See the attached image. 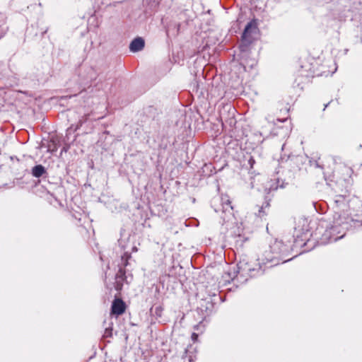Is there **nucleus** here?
<instances>
[{"label":"nucleus","mask_w":362,"mask_h":362,"mask_svg":"<svg viewBox=\"0 0 362 362\" xmlns=\"http://www.w3.org/2000/svg\"><path fill=\"white\" fill-rule=\"evenodd\" d=\"M269 256H273V254L269 252V248L264 252L261 259L259 258L255 261L247 257L241 259L237 264V272L239 274V276H237V279L240 276H249L250 277H255L262 275L264 271L262 267V264L269 263L267 262L266 259V257Z\"/></svg>","instance_id":"nucleus-1"},{"label":"nucleus","mask_w":362,"mask_h":362,"mask_svg":"<svg viewBox=\"0 0 362 362\" xmlns=\"http://www.w3.org/2000/svg\"><path fill=\"white\" fill-rule=\"evenodd\" d=\"M350 221L351 218L349 216H343L342 218H335L333 216L332 224L327 227L322 235V243L335 242L342 238L350 226Z\"/></svg>","instance_id":"nucleus-2"},{"label":"nucleus","mask_w":362,"mask_h":362,"mask_svg":"<svg viewBox=\"0 0 362 362\" xmlns=\"http://www.w3.org/2000/svg\"><path fill=\"white\" fill-rule=\"evenodd\" d=\"M349 199L347 192L344 194H334L332 195L329 205L332 207L335 218H342L343 216H349L347 212L349 209Z\"/></svg>","instance_id":"nucleus-3"},{"label":"nucleus","mask_w":362,"mask_h":362,"mask_svg":"<svg viewBox=\"0 0 362 362\" xmlns=\"http://www.w3.org/2000/svg\"><path fill=\"white\" fill-rule=\"evenodd\" d=\"M269 252L273 256L266 257L267 262H271L269 267H273L281 262H286L291 259H284V257L287 255L288 247L284 244L282 241L276 240L269 245Z\"/></svg>","instance_id":"nucleus-4"},{"label":"nucleus","mask_w":362,"mask_h":362,"mask_svg":"<svg viewBox=\"0 0 362 362\" xmlns=\"http://www.w3.org/2000/svg\"><path fill=\"white\" fill-rule=\"evenodd\" d=\"M221 207L214 208V211L217 214H220L221 218L223 220V225L226 226V229L233 225L235 222V218L233 214V209L230 204V202L227 196L221 198Z\"/></svg>","instance_id":"nucleus-5"},{"label":"nucleus","mask_w":362,"mask_h":362,"mask_svg":"<svg viewBox=\"0 0 362 362\" xmlns=\"http://www.w3.org/2000/svg\"><path fill=\"white\" fill-rule=\"evenodd\" d=\"M257 27L252 22L248 23L242 35V43L240 45L241 52H244L246 51L247 46L252 42V33H255Z\"/></svg>","instance_id":"nucleus-6"},{"label":"nucleus","mask_w":362,"mask_h":362,"mask_svg":"<svg viewBox=\"0 0 362 362\" xmlns=\"http://www.w3.org/2000/svg\"><path fill=\"white\" fill-rule=\"evenodd\" d=\"M235 110L230 105L224 107L223 109L220 112V117L222 121V124L224 122L228 123L230 127H233L236 120L234 117Z\"/></svg>","instance_id":"nucleus-7"},{"label":"nucleus","mask_w":362,"mask_h":362,"mask_svg":"<svg viewBox=\"0 0 362 362\" xmlns=\"http://www.w3.org/2000/svg\"><path fill=\"white\" fill-rule=\"evenodd\" d=\"M279 171L276 172V175H273V177L270 180L267 181L264 186V191L269 194L272 191L276 190L278 188H284L287 183H285L284 180L280 179L277 175Z\"/></svg>","instance_id":"nucleus-8"},{"label":"nucleus","mask_w":362,"mask_h":362,"mask_svg":"<svg viewBox=\"0 0 362 362\" xmlns=\"http://www.w3.org/2000/svg\"><path fill=\"white\" fill-rule=\"evenodd\" d=\"M125 308L126 305L124 301L117 298L112 302L111 311L115 315H120L124 313Z\"/></svg>","instance_id":"nucleus-9"},{"label":"nucleus","mask_w":362,"mask_h":362,"mask_svg":"<svg viewBox=\"0 0 362 362\" xmlns=\"http://www.w3.org/2000/svg\"><path fill=\"white\" fill-rule=\"evenodd\" d=\"M145 45V42L143 38L138 37L134 39L130 45H129V49L132 52H137L139 51H141Z\"/></svg>","instance_id":"nucleus-10"},{"label":"nucleus","mask_w":362,"mask_h":362,"mask_svg":"<svg viewBox=\"0 0 362 362\" xmlns=\"http://www.w3.org/2000/svg\"><path fill=\"white\" fill-rule=\"evenodd\" d=\"M45 173H46L45 168L42 165H35L32 169V175L35 177H40Z\"/></svg>","instance_id":"nucleus-11"},{"label":"nucleus","mask_w":362,"mask_h":362,"mask_svg":"<svg viewBox=\"0 0 362 362\" xmlns=\"http://www.w3.org/2000/svg\"><path fill=\"white\" fill-rule=\"evenodd\" d=\"M301 68L308 72V76H319V74L315 72L314 66L313 64L304 63L301 65Z\"/></svg>","instance_id":"nucleus-12"},{"label":"nucleus","mask_w":362,"mask_h":362,"mask_svg":"<svg viewBox=\"0 0 362 362\" xmlns=\"http://www.w3.org/2000/svg\"><path fill=\"white\" fill-rule=\"evenodd\" d=\"M130 255L128 254V252H125L124 255L122 256V265L123 267H126L128 264V259L130 258Z\"/></svg>","instance_id":"nucleus-13"},{"label":"nucleus","mask_w":362,"mask_h":362,"mask_svg":"<svg viewBox=\"0 0 362 362\" xmlns=\"http://www.w3.org/2000/svg\"><path fill=\"white\" fill-rule=\"evenodd\" d=\"M112 335V327H107L105 329V332L103 334V337H111Z\"/></svg>","instance_id":"nucleus-14"},{"label":"nucleus","mask_w":362,"mask_h":362,"mask_svg":"<svg viewBox=\"0 0 362 362\" xmlns=\"http://www.w3.org/2000/svg\"><path fill=\"white\" fill-rule=\"evenodd\" d=\"M183 362H195L192 355H188L186 352V355L182 358Z\"/></svg>","instance_id":"nucleus-15"},{"label":"nucleus","mask_w":362,"mask_h":362,"mask_svg":"<svg viewBox=\"0 0 362 362\" xmlns=\"http://www.w3.org/2000/svg\"><path fill=\"white\" fill-rule=\"evenodd\" d=\"M89 74H90L89 78L90 81H93V80L96 79L97 74L93 69H92V68L89 69Z\"/></svg>","instance_id":"nucleus-16"},{"label":"nucleus","mask_w":362,"mask_h":362,"mask_svg":"<svg viewBox=\"0 0 362 362\" xmlns=\"http://www.w3.org/2000/svg\"><path fill=\"white\" fill-rule=\"evenodd\" d=\"M8 30V28L4 25H0V39L4 36Z\"/></svg>","instance_id":"nucleus-17"},{"label":"nucleus","mask_w":362,"mask_h":362,"mask_svg":"<svg viewBox=\"0 0 362 362\" xmlns=\"http://www.w3.org/2000/svg\"><path fill=\"white\" fill-rule=\"evenodd\" d=\"M247 163L248 165H250V170L253 168V166L255 163V159L253 158L252 156H250L247 160Z\"/></svg>","instance_id":"nucleus-18"},{"label":"nucleus","mask_w":362,"mask_h":362,"mask_svg":"<svg viewBox=\"0 0 362 362\" xmlns=\"http://www.w3.org/2000/svg\"><path fill=\"white\" fill-rule=\"evenodd\" d=\"M263 209H264V207H263V206H262L258 209V214H257V216H259V217H260V218H261V217H262V216L265 214H264V211H263Z\"/></svg>","instance_id":"nucleus-19"},{"label":"nucleus","mask_w":362,"mask_h":362,"mask_svg":"<svg viewBox=\"0 0 362 362\" xmlns=\"http://www.w3.org/2000/svg\"><path fill=\"white\" fill-rule=\"evenodd\" d=\"M255 64H256L255 59H252L247 63V66H250V68H252Z\"/></svg>","instance_id":"nucleus-20"},{"label":"nucleus","mask_w":362,"mask_h":362,"mask_svg":"<svg viewBox=\"0 0 362 362\" xmlns=\"http://www.w3.org/2000/svg\"><path fill=\"white\" fill-rule=\"evenodd\" d=\"M198 339V334L196 333H192V339L193 341H196Z\"/></svg>","instance_id":"nucleus-21"},{"label":"nucleus","mask_w":362,"mask_h":362,"mask_svg":"<svg viewBox=\"0 0 362 362\" xmlns=\"http://www.w3.org/2000/svg\"><path fill=\"white\" fill-rule=\"evenodd\" d=\"M255 136H259V137H261L262 134L261 133H258V134H255ZM257 143H262L263 142V140H261L260 138H259L257 140Z\"/></svg>","instance_id":"nucleus-22"},{"label":"nucleus","mask_w":362,"mask_h":362,"mask_svg":"<svg viewBox=\"0 0 362 362\" xmlns=\"http://www.w3.org/2000/svg\"><path fill=\"white\" fill-rule=\"evenodd\" d=\"M337 69V67L336 66V64H334V69L333 71H330L331 75H332Z\"/></svg>","instance_id":"nucleus-23"},{"label":"nucleus","mask_w":362,"mask_h":362,"mask_svg":"<svg viewBox=\"0 0 362 362\" xmlns=\"http://www.w3.org/2000/svg\"><path fill=\"white\" fill-rule=\"evenodd\" d=\"M348 52H349V49H344V54H346L348 53Z\"/></svg>","instance_id":"nucleus-24"},{"label":"nucleus","mask_w":362,"mask_h":362,"mask_svg":"<svg viewBox=\"0 0 362 362\" xmlns=\"http://www.w3.org/2000/svg\"><path fill=\"white\" fill-rule=\"evenodd\" d=\"M277 121L279 122H284L286 121V119H278Z\"/></svg>","instance_id":"nucleus-25"},{"label":"nucleus","mask_w":362,"mask_h":362,"mask_svg":"<svg viewBox=\"0 0 362 362\" xmlns=\"http://www.w3.org/2000/svg\"><path fill=\"white\" fill-rule=\"evenodd\" d=\"M119 245L122 246V247L125 250V247L122 245V241H119Z\"/></svg>","instance_id":"nucleus-26"},{"label":"nucleus","mask_w":362,"mask_h":362,"mask_svg":"<svg viewBox=\"0 0 362 362\" xmlns=\"http://www.w3.org/2000/svg\"><path fill=\"white\" fill-rule=\"evenodd\" d=\"M132 250H133V251H136V247H133Z\"/></svg>","instance_id":"nucleus-27"},{"label":"nucleus","mask_w":362,"mask_h":362,"mask_svg":"<svg viewBox=\"0 0 362 362\" xmlns=\"http://www.w3.org/2000/svg\"><path fill=\"white\" fill-rule=\"evenodd\" d=\"M119 272H120V273H122V268H120V269H119Z\"/></svg>","instance_id":"nucleus-28"},{"label":"nucleus","mask_w":362,"mask_h":362,"mask_svg":"<svg viewBox=\"0 0 362 362\" xmlns=\"http://www.w3.org/2000/svg\"><path fill=\"white\" fill-rule=\"evenodd\" d=\"M0 17H3L2 14H0Z\"/></svg>","instance_id":"nucleus-29"}]
</instances>
